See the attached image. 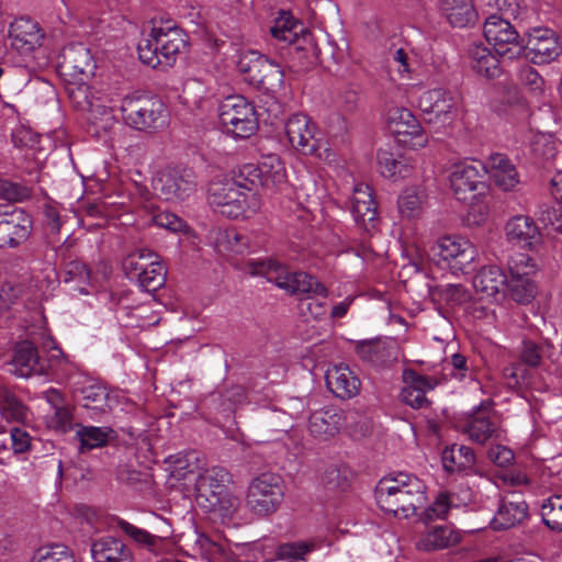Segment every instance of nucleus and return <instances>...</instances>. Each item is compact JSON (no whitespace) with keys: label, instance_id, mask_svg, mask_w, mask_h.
<instances>
[{"label":"nucleus","instance_id":"1","mask_svg":"<svg viewBox=\"0 0 562 562\" xmlns=\"http://www.w3.org/2000/svg\"><path fill=\"white\" fill-rule=\"evenodd\" d=\"M425 492L426 485L416 475L398 472L381 479L374 495L383 512L408 517L425 503Z\"/></svg>","mask_w":562,"mask_h":562},{"label":"nucleus","instance_id":"2","mask_svg":"<svg viewBox=\"0 0 562 562\" xmlns=\"http://www.w3.org/2000/svg\"><path fill=\"white\" fill-rule=\"evenodd\" d=\"M233 476L223 467L215 465L201 472L195 482L196 502L206 512L232 518L240 501L229 488Z\"/></svg>","mask_w":562,"mask_h":562},{"label":"nucleus","instance_id":"3","mask_svg":"<svg viewBox=\"0 0 562 562\" xmlns=\"http://www.w3.org/2000/svg\"><path fill=\"white\" fill-rule=\"evenodd\" d=\"M188 44V35L176 24L154 25L138 46V56L143 64L151 68H170Z\"/></svg>","mask_w":562,"mask_h":562},{"label":"nucleus","instance_id":"4","mask_svg":"<svg viewBox=\"0 0 562 562\" xmlns=\"http://www.w3.org/2000/svg\"><path fill=\"white\" fill-rule=\"evenodd\" d=\"M247 267L250 274L265 277L267 281L274 283L290 294L327 296L326 286L313 276L303 271L291 272L271 258L251 259Z\"/></svg>","mask_w":562,"mask_h":562},{"label":"nucleus","instance_id":"5","mask_svg":"<svg viewBox=\"0 0 562 562\" xmlns=\"http://www.w3.org/2000/svg\"><path fill=\"white\" fill-rule=\"evenodd\" d=\"M270 33L277 41L288 43L291 46V54L300 60L302 68H307L317 63L318 48L314 43L312 33L290 12H280L270 29Z\"/></svg>","mask_w":562,"mask_h":562},{"label":"nucleus","instance_id":"6","mask_svg":"<svg viewBox=\"0 0 562 562\" xmlns=\"http://www.w3.org/2000/svg\"><path fill=\"white\" fill-rule=\"evenodd\" d=\"M120 110L130 127L140 132H155L167 124V108L150 94H130L122 99Z\"/></svg>","mask_w":562,"mask_h":562},{"label":"nucleus","instance_id":"7","mask_svg":"<svg viewBox=\"0 0 562 562\" xmlns=\"http://www.w3.org/2000/svg\"><path fill=\"white\" fill-rule=\"evenodd\" d=\"M283 496L282 477L276 473L265 472L251 480L247 491L246 504L256 515L267 516L279 508Z\"/></svg>","mask_w":562,"mask_h":562},{"label":"nucleus","instance_id":"8","mask_svg":"<svg viewBox=\"0 0 562 562\" xmlns=\"http://www.w3.org/2000/svg\"><path fill=\"white\" fill-rule=\"evenodd\" d=\"M218 119L234 137L247 138L258 128L255 106L243 95L227 97L220 105Z\"/></svg>","mask_w":562,"mask_h":562},{"label":"nucleus","instance_id":"9","mask_svg":"<svg viewBox=\"0 0 562 562\" xmlns=\"http://www.w3.org/2000/svg\"><path fill=\"white\" fill-rule=\"evenodd\" d=\"M285 134L291 146L303 155H314L319 159L330 160L334 153L324 148L323 140L317 137L315 123L305 114H293L285 122Z\"/></svg>","mask_w":562,"mask_h":562},{"label":"nucleus","instance_id":"10","mask_svg":"<svg viewBox=\"0 0 562 562\" xmlns=\"http://www.w3.org/2000/svg\"><path fill=\"white\" fill-rule=\"evenodd\" d=\"M486 168L481 161H461L452 167L450 172V188L457 198L462 202H471L476 195L486 191L484 177Z\"/></svg>","mask_w":562,"mask_h":562},{"label":"nucleus","instance_id":"11","mask_svg":"<svg viewBox=\"0 0 562 562\" xmlns=\"http://www.w3.org/2000/svg\"><path fill=\"white\" fill-rule=\"evenodd\" d=\"M81 406L87 411L90 419L99 420L115 405H124L126 412H131L134 403L122 392L110 391L105 385L97 381H89L80 389Z\"/></svg>","mask_w":562,"mask_h":562},{"label":"nucleus","instance_id":"12","mask_svg":"<svg viewBox=\"0 0 562 562\" xmlns=\"http://www.w3.org/2000/svg\"><path fill=\"white\" fill-rule=\"evenodd\" d=\"M154 189L165 201L173 203L186 201L196 190L195 175L190 168H165L155 179Z\"/></svg>","mask_w":562,"mask_h":562},{"label":"nucleus","instance_id":"13","mask_svg":"<svg viewBox=\"0 0 562 562\" xmlns=\"http://www.w3.org/2000/svg\"><path fill=\"white\" fill-rule=\"evenodd\" d=\"M483 33L499 57L513 60L520 56L522 46L519 43V34L507 20L496 14L488 16Z\"/></svg>","mask_w":562,"mask_h":562},{"label":"nucleus","instance_id":"14","mask_svg":"<svg viewBox=\"0 0 562 562\" xmlns=\"http://www.w3.org/2000/svg\"><path fill=\"white\" fill-rule=\"evenodd\" d=\"M418 106L424 114L429 115L428 122L450 125L457 117V100L453 94L443 88L429 89L418 98Z\"/></svg>","mask_w":562,"mask_h":562},{"label":"nucleus","instance_id":"15","mask_svg":"<svg viewBox=\"0 0 562 562\" xmlns=\"http://www.w3.org/2000/svg\"><path fill=\"white\" fill-rule=\"evenodd\" d=\"M434 257H439L454 271H463L476 255L475 247L462 236H443L430 247Z\"/></svg>","mask_w":562,"mask_h":562},{"label":"nucleus","instance_id":"16","mask_svg":"<svg viewBox=\"0 0 562 562\" xmlns=\"http://www.w3.org/2000/svg\"><path fill=\"white\" fill-rule=\"evenodd\" d=\"M248 194L239 190L235 182L227 180L214 183L209 190L210 204L220 214L228 218H239L245 215Z\"/></svg>","mask_w":562,"mask_h":562},{"label":"nucleus","instance_id":"17","mask_svg":"<svg viewBox=\"0 0 562 562\" xmlns=\"http://www.w3.org/2000/svg\"><path fill=\"white\" fill-rule=\"evenodd\" d=\"M94 69V59L86 45L72 43L63 48L58 61L60 75L74 81H83L93 75Z\"/></svg>","mask_w":562,"mask_h":562},{"label":"nucleus","instance_id":"18","mask_svg":"<svg viewBox=\"0 0 562 562\" xmlns=\"http://www.w3.org/2000/svg\"><path fill=\"white\" fill-rule=\"evenodd\" d=\"M522 49L536 65H544L555 60L562 54V44L555 32L548 27H537L528 33Z\"/></svg>","mask_w":562,"mask_h":562},{"label":"nucleus","instance_id":"19","mask_svg":"<svg viewBox=\"0 0 562 562\" xmlns=\"http://www.w3.org/2000/svg\"><path fill=\"white\" fill-rule=\"evenodd\" d=\"M510 279H507L506 290L508 295L520 304L529 303L536 294V286L531 280L535 273V265L527 256H520L510 266Z\"/></svg>","mask_w":562,"mask_h":562},{"label":"nucleus","instance_id":"20","mask_svg":"<svg viewBox=\"0 0 562 562\" xmlns=\"http://www.w3.org/2000/svg\"><path fill=\"white\" fill-rule=\"evenodd\" d=\"M461 429L471 441L480 445L497 439L501 435L497 418L493 416L491 407L487 405L473 408L462 424Z\"/></svg>","mask_w":562,"mask_h":562},{"label":"nucleus","instance_id":"21","mask_svg":"<svg viewBox=\"0 0 562 562\" xmlns=\"http://www.w3.org/2000/svg\"><path fill=\"white\" fill-rule=\"evenodd\" d=\"M507 276L496 265L482 267L473 278V286L481 300L499 301L505 296Z\"/></svg>","mask_w":562,"mask_h":562},{"label":"nucleus","instance_id":"22","mask_svg":"<svg viewBox=\"0 0 562 562\" xmlns=\"http://www.w3.org/2000/svg\"><path fill=\"white\" fill-rule=\"evenodd\" d=\"M9 38L14 49L27 54L42 45L44 33L37 22L22 16L10 23Z\"/></svg>","mask_w":562,"mask_h":562},{"label":"nucleus","instance_id":"23","mask_svg":"<svg viewBox=\"0 0 562 562\" xmlns=\"http://www.w3.org/2000/svg\"><path fill=\"white\" fill-rule=\"evenodd\" d=\"M386 123L392 134L397 136H411L414 140L413 146H426L427 137L423 133L422 125L408 109L401 106L389 109Z\"/></svg>","mask_w":562,"mask_h":562},{"label":"nucleus","instance_id":"24","mask_svg":"<svg viewBox=\"0 0 562 562\" xmlns=\"http://www.w3.org/2000/svg\"><path fill=\"white\" fill-rule=\"evenodd\" d=\"M528 515V505L522 495L512 493L502 499L491 520L494 530H506L521 524Z\"/></svg>","mask_w":562,"mask_h":562},{"label":"nucleus","instance_id":"25","mask_svg":"<svg viewBox=\"0 0 562 562\" xmlns=\"http://www.w3.org/2000/svg\"><path fill=\"white\" fill-rule=\"evenodd\" d=\"M350 211L356 223L367 232L375 227L376 204L372 196V189L368 184L359 183L355 187Z\"/></svg>","mask_w":562,"mask_h":562},{"label":"nucleus","instance_id":"26","mask_svg":"<svg viewBox=\"0 0 562 562\" xmlns=\"http://www.w3.org/2000/svg\"><path fill=\"white\" fill-rule=\"evenodd\" d=\"M93 562H133L132 549L121 539L103 536L91 542Z\"/></svg>","mask_w":562,"mask_h":562},{"label":"nucleus","instance_id":"27","mask_svg":"<svg viewBox=\"0 0 562 562\" xmlns=\"http://www.w3.org/2000/svg\"><path fill=\"white\" fill-rule=\"evenodd\" d=\"M10 371L20 378L41 375L44 364L40 359L36 347L31 341H21L15 346Z\"/></svg>","mask_w":562,"mask_h":562},{"label":"nucleus","instance_id":"28","mask_svg":"<svg viewBox=\"0 0 562 562\" xmlns=\"http://www.w3.org/2000/svg\"><path fill=\"white\" fill-rule=\"evenodd\" d=\"M325 379L328 390L341 400L352 398L360 392L361 382L347 366H334L327 370Z\"/></svg>","mask_w":562,"mask_h":562},{"label":"nucleus","instance_id":"29","mask_svg":"<svg viewBox=\"0 0 562 562\" xmlns=\"http://www.w3.org/2000/svg\"><path fill=\"white\" fill-rule=\"evenodd\" d=\"M31 234V220L22 212L0 214V248L16 247Z\"/></svg>","mask_w":562,"mask_h":562},{"label":"nucleus","instance_id":"30","mask_svg":"<svg viewBox=\"0 0 562 562\" xmlns=\"http://www.w3.org/2000/svg\"><path fill=\"white\" fill-rule=\"evenodd\" d=\"M250 70V82L268 91H277L283 86L284 72L273 60L257 56Z\"/></svg>","mask_w":562,"mask_h":562},{"label":"nucleus","instance_id":"31","mask_svg":"<svg viewBox=\"0 0 562 562\" xmlns=\"http://www.w3.org/2000/svg\"><path fill=\"white\" fill-rule=\"evenodd\" d=\"M461 535L449 526H434L419 533L416 548L420 551L442 550L458 544Z\"/></svg>","mask_w":562,"mask_h":562},{"label":"nucleus","instance_id":"32","mask_svg":"<svg viewBox=\"0 0 562 562\" xmlns=\"http://www.w3.org/2000/svg\"><path fill=\"white\" fill-rule=\"evenodd\" d=\"M342 414L334 407L315 411L308 419V431L315 438L326 440L334 437L342 426Z\"/></svg>","mask_w":562,"mask_h":562},{"label":"nucleus","instance_id":"33","mask_svg":"<svg viewBox=\"0 0 562 562\" xmlns=\"http://www.w3.org/2000/svg\"><path fill=\"white\" fill-rule=\"evenodd\" d=\"M505 231L508 240L521 248H531L540 240L539 229L533 220L528 216L512 217Z\"/></svg>","mask_w":562,"mask_h":562},{"label":"nucleus","instance_id":"34","mask_svg":"<svg viewBox=\"0 0 562 562\" xmlns=\"http://www.w3.org/2000/svg\"><path fill=\"white\" fill-rule=\"evenodd\" d=\"M485 168L503 191H513L520 182L515 165L503 154L491 155Z\"/></svg>","mask_w":562,"mask_h":562},{"label":"nucleus","instance_id":"35","mask_svg":"<svg viewBox=\"0 0 562 562\" xmlns=\"http://www.w3.org/2000/svg\"><path fill=\"white\" fill-rule=\"evenodd\" d=\"M440 11L454 27H467L477 18L472 0H441Z\"/></svg>","mask_w":562,"mask_h":562},{"label":"nucleus","instance_id":"36","mask_svg":"<svg viewBox=\"0 0 562 562\" xmlns=\"http://www.w3.org/2000/svg\"><path fill=\"white\" fill-rule=\"evenodd\" d=\"M471 68L486 78H496L501 75L498 58L485 46L473 44L469 48Z\"/></svg>","mask_w":562,"mask_h":562},{"label":"nucleus","instance_id":"37","mask_svg":"<svg viewBox=\"0 0 562 562\" xmlns=\"http://www.w3.org/2000/svg\"><path fill=\"white\" fill-rule=\"evenodd\" d=\"M259 170L262 175V187L270 190H281L286 184L285 167L278 155L271 154L263 157Z\"/></svg>","mask_w":562,"mask_h":562},{"label":"nucleus","instance_id":"38","mask_svg":"<svg viewBox=\"0 0 562 562\" xmlns=\"http://www.w3.org/2000/svg\"><path fill=\"white\" fill-rule=\"evenodd\" d=\"M10 448L0 443V464L7 465L11 462L12 456L27 453L32 449L33 438L30 432L22 427H11Z\"/></svg>","mask_w":562,"mask_h":562},{"label":"nucleus","instance_id":"39","mask_svg":"<svg viewBox=\"0 0 562 562\" xmlns=\"http://www.w3.org/2000/svg\"><path fill=\"white\" fill-rule=\"evenodd\" d=\"M442 465L448 472H459L471 469L475 463L474 451L463 445H452L442 451Z\"/></svg>","mask_w":562,"mask_h":562},{"label":"nucleus","instance_id":"40","mask_svg":"<svg viewBox=\"0 0 562 562\" xmlns=\"http://www.w3.org/2000/svg\"><path fill=\"white\" fill-rule=\"evenodd\" d=\"M112 429L109 427L77 425L76 439L79 441L78 450L81 453L92 449L104 447L110 438Z\"/></svg>","mask_w":562,"mask_h":562},{"label":"nucleus","instance_id":"41","mask_svg":"<svg viewBox=\"0 0 562 562\" xmlns=\"http://www.w3.org/2000/svg\"><path fill=\"white\" fill-rule=\"evenodd\" d=\"M156 259H159L157 254L147 248H142L127 255L122 262V267L126 277L131 281H135L149 269Z\"/></svg>","mask_w":562,"mask_h":562},{"label":"nucleus","instance_id":"42","mask_svg":"<svg viewBox=\"0 0 562 562\" xmlns=\"http://www.w3.org/2000/svg\"><path fill=\"white\" fill-rule=\"evenodd\" d=\"M356 352L363 361L376 366L390 361L393 356L389 344L380 338L359 341Z\"/></svg>","mask_w":562,"mask_h":562},{"label":"nucleus","instance_id":"43","mask_svg":"<svg viewBox=\"0 0 562 562\" xmlns=\"http://www.w3.org/2000/svg\"><path fill=\"white\" fill-rule=\"evenodd\" d=\"M0 415L8 422L25 423L29 408L12 392L0 387Z\"/></svg>","mask_w":562,"mask_h":562},{"label":"nucleus","instance_id":"44","mask_svg":"<svg viewBox=\"0 0 562 562\" xmlns=\"http://www.w3.org/2000/svg\"><path fill=\"white\" fill-rule=\"evenodd\" d=\"M378 164L380 172L389 179L406 178L411 172V166L406 159H396L394 155L387 150L378 151Z\"/></svg>","mask_w":562,"mask_h":562},{"label":"nucleus","instance_id":"45","mask_svg":"<svg viewBox=\"0 0 562 562\" xmlns=\"http://www.w3.org/2000/svg\"><path fill=\"white\" fill-rule=\"evenodd\" d=\"M224 552L225 550L221 543L212 540L204 533H196L190 551L187 554L193 559L200 558L211 561L222 557Z\"/></svg>","mask_w":562,"mask_h":562},{"label":"nucleus","instance_id":"46","mask_svg":"<svg viewBox=\"0 0 562 562\" xmlns=\"http://www.w3.org/2000/svg\"><path fill=\"white\" fill-rule=\"evenodd\" d=\"M424 194L417 187L406 188L397 200L398 211L403 217H418L423 210Z\"/></svg>","mask_w":562,"mask_h":562},{"label":"nucleus","instance_id":"47","mask_svg":"<svg viewBox=\"0 0 562 562\" xmlns=\"http://www.w3.org/2000/svg\"><path fill=\"white\" fill-rule=\"evenodd\" d=\"M63 281L65 283H74L75 285L72 289L78 291L80 294H88L86 285L90 282V270L81 261H69L65 265Z\"/></svg>","mask_w":562,"mask_h":562},{"label":"nucleus","instance_id":"48","mask_svg":"<svg viewBox=\"0 0 562 562\" xmlns=\"http://www.w3.org/2000/svg\"><path fill=\"white\" fill-rule=\"evenodd\" d=\"M542 521L553 531H562V494L546 498L541 505Z\"/></svg>","mask_w":562,"mask_h":562},{"label":"nucleus","instance_id":"49","mask_svg":"<svg viewBox=\"0 0 562 562\" xmlns=\"http://www.w3.org/2000/svg\"><path fill=\"white\" fill-rule=\"evenodd\" d=\"M31 562H76L71 550L60 543L38 548Z\"/></svg>","mask_w":562,"mask_h":562},{"label":"nucleus","instance_id":"50","mask_svg":"<svg viewBox=\"0 0 562 562\" xmlns=\"http://www.w3.org/2000/svg\"><path fill=\"white\" fill-rule=\"evenodd\" d=\"M120 529L132 538L136 543L147 548L150 551H157L164 542V538L151 535L125 520L119 521Z\"/></svg>","mask_w":562,"mask_h":562},{"label":"nucleus","instance_id":"51","mask_svg":"<svg viewBox=\"0 0 562 562\" xmlns=\"http://www.w3.org/2000/svg\"><path fill=\"white\" fill-rule=\"evenodd\" d=\"M166 269L159 259H156L144 274L136 279L138 286L146 292H155L165 284Z\"/></svg>","mask_w":562,"mask_h":562},{"label":"nucleus","instance_id":"52","mask_svg":"<svg viewBox=\"0 0 562 562\" xmlns=\"http://www.w3.org/2000/svg\"><path fill=\"white\" fill-rule=\"evenodd\" d=\"M261 180L262 175L260 173L259 167L252 164H246L239 168L238 173H236L231 181L235 182L239 190L245 191L249 195L258 184L261 186Z\"/></svg>","mask_w":562,"mask_h":562},{"label":"nucleus","instance_id":"53","mask_svg":"<svg viewBox=\"0 0 562 562\" xmlns=\"http://www.w3.org/2000/svg\"><path fill=\"white\" fill-rule=\"evenodd\" d=\"M314 544L306 542H289L279 544L276 548V558L289 562L304 561L305 557L313 551Z\"/></svg>","mask_w":562,"mask_h":562},{"label":"nucleus","instance_id":"54","mask_svg":"<svg viewBox=\"0 0 562 562\" xmlns=\"http://www.w3.org/2000/svg\"><path fill=\"white\" fill-rule=\"evenodd\" d=\"M434 294L450 306L460 305L470 299V293L461 284L438 285Z\"/></svg>","mask_w":562,"mask_h":562},{"label":"nucleus","instance_id":"55","mask_svg":"<svg viewBox=\"0 0 562 562\" xmlns=\"http://www.w3.org/2000/svg\"><path fill=\"white\" fill-rule=\"evenodd\" d=\"M457 496L450 492H441L429 506L426 515L430 519H445L448 512L456 507Z\"/></svg>","mask_w":562,"mask_h":562},{"label":"nucleus","instance_id":"56","mask_svg":"<svg viewBox=\"0 0 562 562\" xmlns=\"http://www.w3.org/2000/svg\"><path fill=\"white\" fill-rule=\"evenodd\" d=\"M48 425L50 428L60 432L69 431L72 427L71 409L65 404L53 409V415L49 416Z\"/></svg>","mask_w":562,"mask_h":562},{"label":"nucleus","instance_id":"57","mask_svg":"<svg viewBox=\"0 0 562 562\" xmlns=\"http://www.w3.org/2000/svg\"><path fill=\"white\" fill-rule=\"evenodd\" d=\"M322 482L324 486L329 491H336L345 488L347 485L346 470L338 465L331 464L326 468Z\"/></svg>","mask_w":562,"mask_h":562},{"label":"nucleus","instance_id":"58","mask_svg":"<svg viewBox=\"0 0 562 562\" xmlns=\"http://www.w3.org/2000/svg\"><path fill=\"white\" fill-rule=\"evenodd\" d=\"M30 196L31 191L27 187L8 180L0 181V198L12 202H21Z\"/></svg>","mask_w":562,"mask_h":562},{"label":"nucleus","instance_id":"59","mask_svg":"<svg viewBox=\"0 0 562 562\" xmlns=\"http://www.w3.org/2000/svg\"><path fill=\"white\" fill-rule=\"evenodd\" d=\"M391 67L397 71L401 78H409L412 72L411 60L405 49L397 48L392 53Z\"/></svg>","mask_w":562,"mask_h":562},{"label":"nucleus","instance_id":"60","mask_svg":"<svg viewBox=\"0 0 562 562\" xmlns=\"http://www.w3.org/2000/svg\"><path fill=\"white\" fill-rule=\"evenodd\" d=\"M503 375L507 386L515 389L525 382L527 370L522 364L513 363L504 369Z\"/></svg>","mask_w":562,"mask_h":562},{"label":"nucleus","instance_id":"61","mask_svg":"<svg viewBox=\"0 0 562 562\" xmlns=\"http://www.w3.org/2000/svg\"><path fill=\"white\" fill-rule=\"evenodd\" d=\"M154 223L171 232H182L186 228L184 222L177 215L161 212L154 216Z\"/></svg>","mask_w":562,"mask_h":562},{"label":"nucleus","instance_id":"62","mask_svg":"<svg viewBox=\"0 0 562 562\" xmlns=\"http://www.w3.org/2000/svg\"><path fill=\"white\" fill-rule=\"evenodd\" d=\"M541 349L538 345L530 340H525L521 349V360L524 363L536 367L541 360Z\"/></svg>","mask_w":562,"mask_h":562},{"label":"nucleus","instance_id":"63","mask_svg":"<svg viewBox=\"0 0 562 562\" xmlns=\"http://www.w3.org/2000/svg\"><path fill=\"white\" fill-rule=\"evenodd\" d=\"M402 395L404 402L413 408H422L427 403L425 393L422 390H416V387H405Z\"/></svg>","mask_w":562,"mask_h":562},{"label":"nucleus","instance_id":"64","mask_svg":"<svg viewBox=\"0 0 562 562\" xmlns=\"http://www.w3.org/2000/svg\"><path fill=\"white\" fill-rule=\"evenodd\" d=\"M70 98L76 106L81 110H90L92 106L91 100L88 98V87L79 85L76 89L70 91Z\"/></svg>","mask_w":562,"mask_h":562}]
</instances>
